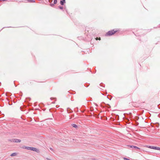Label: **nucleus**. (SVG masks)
<instances>
[{
	"instance_id": "obj_1",
	"label": "nucleus",
	"mask_w": 160,
	"mask_h": 160,
	"mask_svg": "<svg viewBox=\"0 0 160 160\" xmlns=\"http://www.w3.org/2000/svg\"><path fill=\"white\" fill-rule=\"evenodd\" d=\"M116 31H115L114 30H112L111 31H109L107 33L106 35H112L114 34L116 32Z\"/></svg>"
},
{
	"instance_id": "obj_2",
	"label": "nucleus",
	"mask_w": 160,
	"mask_h": 160,
	"mask_svg": "<svg viewBox=\"0 0 160 160\" xmlns=\"http://www.w3.org/2000/svg\"><path fill=\"white\" fill-rule=\"evenodd\" d=\"M30 150L38 152V150L36 148L30 147Z\"/></svg>"
},
{
	"instance_id": "obj_3",
	"label": "nucleus",
	"mask_w": 160,
	"mask_h": 160,
	"mask_svg": "<svg viewBox=\"0 0 160 160\" xmlns=\"http://www.w3.org/2000/svg\"><path fill=\"white\" fill-rule=\"evenodd\" d=\"M150 148H151L153 149L156 150H160V148L156 147H154L153 146H150Z\"/></svg>"
},
{
	"instance_id": "obj_4",
	"label": "nucleus",
	"mask_w": 160,
	"mask_h": 160,
	"mask_svg": "<svg viewBox=\"0 0 160 160\" xmlns=\"http://www.w3.org/2000/svg\"><path fill=\"white\" fill-rule=\"evenodd\" d=\"M57 0H54L53 4V3L50 4V6L52 7L53 6H54V4H56L57 3Z\"/></svg>"
},
{
	"instance_id": "obj_5",
	"label": "nucleus",
	"mask_w": 160,
	"mask_h": 160,
	"mask_svg": "<svg viewBox=\"0 0 160 160\" xmlns=\"http://www.w3.org/2000/svg\"><path fill=\"white\" fill-rule=\"evenodd\" d=\"M22 148L23 149H27V150H30V147H26V146H23L22 147Z\"/></svg>"
},
{
	"instance_id": "obj_6",
	"label": "nucleus",
	"mask_w": 160,
	"mask_h": 160,
	"mask_svg": "<svg viewBox=\"0 0 160 160\" xmlns=\"http://www.w3.org/2000/svg\"><path fill=\"white\" fill-rule=\"evenodd\" d=\"M65 2V0H62L60 1V4L61 5H64V3Z\"/></svg>"
},
{
	"instance_id": "obj_7",
	"label": "nucleus",
	"mask_w": 160,
	"mask_h": 160,
	"mask_svg": "<svg viewBox=\"0 0 160 160\" xmlns=\"http://www.w3.org/2000/svg\"><path fill=\"white\" fill-rule=\"evenodd\" d=\"M13 141L15 142H21V140L20 139H14Z\"/></svg>"
},
{
	"instance_id": "obj_8",
	"label": "nucleus",
	"mask_w": 160,
	"mask_h": 160,
	"mask_svg": "<svg viewBox=\"0 0 160 160\" xmlns=\"http://www.w3.org/2000/svg\"><path fill=\"white\" fill-rule=\"evenodd\" d=\"M17 154L16 153H13L11 154V156L12 157L15 156Z\"/></svg>"
},
{
	"instance_id": "obj_9",
	"label": "nucleus",
	"mask_w": 160,
	"mask_h": 160,
	"mask_svg": "<svg viewBox=\"0 0 160 160\" xmlns=\"http://www.w3.org/2000/svg\"><path fill=\"white\" fill-rule=\"evenodd\" d=\"M72 126L74 128H76L77 127V126L75 124H72Z\"/></svg>"
},
{
	"instance_id": "obj_10",
	"label": "nucleus",
	"mask_w": 160,
	"mask_h": 160,
	"mask_svg": "<svg viewBox=\"0 0 160 160\" xmlns=\"http://www.w3.org/2000/svg\"><path fill=\"white\" fill-rule=\"evenodd\" d=\"M135 149H139L140 148L136 146H135V148H134Z\"/></svg>"
},
{
	"instance_id": "obj_11",
	"label": "nucleus",
	"mask_w": 160,
	"mask_h": 160,
	"mask_svg": "<svg viewBox=\"0 0 160 160\" xmlns=\"http://www.w3.org/2000/svg\"><path fill=\"white\" fill-rule=\"evenodd\" d=\"M59 8L61 9H62L63 8V7L62 6H59Z\"/></svg>"
},
{
	"instance_id": "obj_12",
	"label": "nucleus",
	"mask_w": 160,
	"mask_h": 160,
	"mask_svg": "<svg viewBox=\"0 0 160 160\" xmlns=\"http://www.w3.org/2000/svg\"><path fill=\"white\" fill-rule=\"evenodd\" d=\"M130 147L131 148H135V146H130Z\"/></svg>"
},
{
	"instance_id": "obj_13",
	"label": "nucleus",
	"mask_w": 160,
	"mask_h": 160,
	"mask_svg": "<svg viewBox=\"0 0 160 160\" xmlns=\"http://www.w3.org/2000/svg\"><path fill=\"white\" fill-rule=\"evenodd\" d=\"M28 1H30L31 2H35V1H33L32 0H28Z\"/></svg>"
},
{
	"instance_id": "obj_14",
	"label": "nucleus",
	"mask_w": 160,
	"mask_h": 160,
	"mask_svg": "<svg viewBox=\"0 0 160 160\" xmlns=\"http://www.w3.org/2000/svg\"><path fill=\"white\" fill-rule=\"evenodd\" d=\"M124 159L125 160H130L129 159L127 158H124Z\"/></svg>"
},
{
	"instance_id": "obj_15",
	"label": "nucleus",
	"mask_w": 160,
	"mask_h": 160,
	"mask_svg": "<svg viewBox=\"0 0 160 160\" xmlns=\"http://www.w3.org/2000/svg\"><path fill=\"white\" fill-rule=\"evenodd\" d=\"M96 40H98V38H96Z\"/></svg>"
},
{
	"instance_id": "obj_16",
	"label": "nucleus",
	"mask_w": 160,
	"mask_h": 160,
	"mask_svg": "<svg viewBox=\"0 0 160 160\" xmlns=\"http://www.w3.org/2000/svg\"><path fill=\"white\" fill-rule=\"evenodd\" d=\"M47 159L48 160H50L48 158H47Z\"/></svg>"
},
{
	"instance_id": "obj_17",
	"label": "nucleus",
	"mask_w": 160,
	"mask_h": 160,
	"mask_svg": "<svg viewBox=\"0 0 160 160\" xmlns=\"http://www.w3.org/2000/svg\"><path fill=\"white\" fill-rule=\"evenodd\" d=\"M50 150H52V148H50Z\"/></svg>"
}]
</instances>
